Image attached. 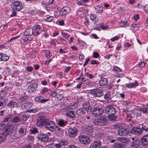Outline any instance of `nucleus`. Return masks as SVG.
Wrapping results in <instances>:
<instances>
[{"label": "nucleus", "instance_id": "nucleus-1", "mask_svg": "<svg viewBox=\"0 0 148 148\" xmlns=\"http://www.w3.org/2000/svg\"><path fill=\"white\" fill-rule=\"evenodd\" d=\"M93 124L99 126L104 125L108 123V119L107 116L104 115L101 116L98 119L95 120Z\"/></svg>", "mask_w": 148, "mask_h": 148}, {"label": "nucleus", "instance_id": "nucleus-2", "mask_svg": "<svg viewBox=\"0 0 148 148\" xmlns=\"http://www.w3.org/2000/svg\"><path fill=\"white\" fill-rule=\"evenodd\" d=\"M23 7L22 2L18 1L14 2L11 5V8L14 10L19 11L21 10Z\"/></svg>", "mask_w": 148, "mask_h": 148}, {"label": "nucleus", "instance_id": "nucleus-3", "mask_svg": "<svg viewBox=\"0 0 148 148\" xmlns=\"http://www.w3.org/2000/svg\"><path fill=\"white\" fill-rule=\"evenodd\" d=\"M89 93L91 95L97 97H100L103 95V92L102 90L98 88L91 90Z\"/></svg>", "mask_w": 148, "mask_h": 148}, {"label": "nucleus", "instance_id": "nucleus-4", "mask_svg": "<svg viewBox=\"0 0 148 148\" xmlns=\"http://www.w3.org/2000/svg\"><path fill=\"white\" fill-rule=\"evenodd\" d=\"M45 124V128L51 132L55 131L56 126L54 122L51 120H47L46 121Z\"/></svg>", "mask_w": 148, "mask_h": 148}, {"label": "nucleus", "instance_id": "nucleus-5", "mask_svg": "<svg viewBox=\"0 0 148 148\" xmlns=\"http://www.w3.org/2000/svg\"><path fill=\"white\" fill-rule=\"evenodd\" d=\"M105 112L107 114H115L116 113V110L112 105H108L105 108Z\"/></svg>", "mask_w": 148, "mask_h": 148}, {"label": "nucleus", "instance_id": "nucleus-6", "mask_svg": "<svg viewBox=\"0 0 148 148\" xmlns=\"http://www.w3.org/2000/svg\"><path fill=\"white\" fill-rule=\"evenodd\" d=\"M103 108L101 107H96L94 108L92 111V114L95 116H98L102 114L103 112Z\"/></svg>", "mask_w": 148, "mask_h": 148}, {"label": "nucleus", "instance_id": "nucleus-7", "mask_svg": "<svg viewBox=\"0 0 148 148\" xmlns=\"http://www.w3.org/2000/svg\"><path fill=\"white\" fill-rule=\"evenodd\" d=\"M93 130V128L91 126H84L83 128L84 133L90 136H92V134L94 133Z\"/></svg>", "mask_w": 148, "mask_h": 148}, {"label": "nucleus", "instance_id": "nucleus-8", "mask_svg": "<svg viewBox=\"0 0 148 148\" xmlns=\"http://www.w3.org/2000/svg\"><path fill=\"white\" fill-rule=\"evenodd\" d=\"M80 142L83 144H88L90 142L89 138L85 135H81L79 137Z\"/></svg>", "mask_w": 148, "mask_h": 148}, {"label": "nucleus", "instance_id": "nucleus-9", "mask_svg": "<svg viewBox=\"0 0 148 148\" xmlns=\"http://www.w3.org/2000/svg\"><path fill=\"white\" fill-rule=\"evenodd\" d=\"M68 134L70 137H74L78 134L77 130L75 127L70 128L69 129Z\"/></svg>", "mask_w": 148, "mask_h": 148}, {"label": "nucleus", "instance_id": "nucleus-10", "mask_svg": "<svg viewBox=\"0 0 148 148\" xmlns=\"http://www.w3.org/2000/svg\"><path fill=\"white\" fill-rule=\"evenodd\" d=\"M123 125V127L120 129H119L117 132V134L120 136H127L128 134H129L130 132L128 131L127 129L124 128Z\"/></svg>", "mask_w": 148, "mask_h": 148}, {"label": "nucleus", "instance_id": "nucleus-11", "mask_svg": "<svg viewBox=\"0 0 148 148\" xmlns=\"http://www.w3.org/2000/svg\"><path fill=\"white\" fill-rule=\"evenodd\" d=\"M47 120L43 116H39L37 120V125L39 127H40L43 125L44 124L45 125L46 122Z\"/></svg>", "mask_w": 148, "mask_h": 148}, {"label": "nucleus", "instance_id": "nucleus-12", "mask_svg": "<svg viewBox=\"0 0 148 148\" xmlns=\"http://www.w3.org/2000/svg\"><path fill=\"white\" fill-rule=\"evenodd\" d=\"M3 125L4 126V130L5 131L4 132L7 133V134L12 133L14 129V125L12 123Z\"/></svg>", "mask_w": 148, "mask_h": 148}, {"label": "nucleus", "instance_id": "nucleus-13", "mask_svg": "<svg viewBox=\"0 0 148 148\" xmlns=\"http://www.w3.org/2000/svg\"><path fill=\"white\" fill-rule=\"evenodd\" d=\"M70 8L68 6L64 7L60 11V14L61 16L69 14L71 12Z\"/></svg>", "mask_w": 148, "mask_h": 148}, {"label": "nucleus", "instance_id": "nucleus-14", "mask_svg": "<svg viewBox=\"0 0 148 148\" xmlns=\"http://www.w3.org/2000/svg\"><path fill=\"white\" fill-rule=\"evenodd\" d=\"M139 127H133L131 130V132L132 133H133L135 135H140L143 132V130L139 126Z\"/></svg>", "mask_w": 148, "mask_h": 148}, {"label": "nucleus", "instance_id": "nucleus-15", "mask_svg": "<svg viewBox=\"0 0 148 148\" xmlns=\"http://www.w3.org/2000/svg\"><path fill=\"white\" fill-rule=\"evenodd\" d=\"M49 99H45L42 96H37L34 99V101L35 102H38L41 103H44L49 101Z\"/></svg>", "mask_w": 148, "mask_h": 148}, {"label": "nucleus", "instance_id": "nucleus-16", "mask_svg": "<svg viewBox=\"0 0 148 148\" xmlns=\"http://www.w3.org/2000/svg\"><path fill=\"white\" fill-rule=\"evenodd\" d=\"M101 143L100 141L95 140L90 145V148H100L101 146Z\"/></svg>", "mask_w": 148, "mask_h": 148}, {"label": "nucleus", "instance_id": "nucleus-17", "mask_svg": "<svg viewBox=\"0 0 148 148\" xmlns=\"http://www.w3.org/2000/svg\"><path fill=\"white\" fill-rule=\"evenodd\" d=\"M12 116L11 115H8L4 118L3 121V125H5L7 124H10V122L12 121Z\"/></svg>", "mask_w": 148, "mask_h": 148}, {"label": "nucleus", "instance_id": "nucleus-18", "mask_svg": "<svg viewBox=\"0 0 148 148\" xmlns=\"http://www.w3.org/2000/svg\"><path fill=\"white\" fill-rule=\"evenodd\" d=\"M18 103L17 100H12L10 101L6 105V106L13 108L16 106Z\"/></svg>", "mask_w": 148, "mask_h": 148}, {"label": "nucleus", "instance_id": "nucleus-19", "mask_svg": "<svg viewBox=\"0 0 148 148\" xmlns=\"http://www.w3.org/2000/svg\"><path fill=\"white\" fill-rule=\"evenodd\" d=\"M142 144L143 146L148 145V134L145 135L141 139Z\"/></svg>", "mask_w": 148, "mask_h": 148}, {"label": "nucleus", "instance_id": "nucleus-20", "mask_svg": "<svg viewBox=\"0 0 148 148\" xmlns=\"http://www.w3.org/2000/svg\"><path fill=\"white\" fill-rule=\"evenodd\" d=\"M38 139L42 141L46 142L48 140L49 137L45 134H41L38 135Z\"/></svg>", "mask_w": 148, "mask_h": 148}, {"label": "nucleus", "instance_id": "nucleus-21", "mask_svg": "<svg viewBox=\"0 0 148 148\" xmlns=\"http://www.w3.org/2000/svg\"><path fill=\"white\" fill-rule=\"evenodd\" d=\"M68 142L66 140H64L60 141L58 144H55V146L57 148H60L63 146L66 145L68 144Z\"/></svg>", "mask_w": 148, "mask_h": 148}, {"label": "nucleus", "instance_id": "nucleus-22", "mask_svg": "<svg viewBox=\"0 0 148 148\" xmlns=\"http://www.w3.org/2000/svg\"><path fill=\"white\" fill-rule=\"evenodd\" d=\"M141 142L139 140L136 139L133 141L132 142L131 146L134 148L138 147L140 145Z\"/></svg>", "mask_w": 148, "mask_h": 148}, {"label": "nucleus", "instance_id": "nucleus-23", "mask_svg": "<svg viewBox=\"0 0 148 148\" xmlns=\"http://www.w3.org/2000/svg\"><path fill=\"white\" fill-rule=\"evenodd\" d=\"M82 106L87 112H90L91 110V108L90 107L89 102L86 101L83 104Z\"/></svg>", "mask_w": 148, "mask_h": 148}, {"label": "nucleus", "instance_id": "nucleus-24", "mask_svg": "<svg viewBox=\"0 0 148 148\" xmlns=\"http://www.w3.org/2000/svg\"><path fill=\"white\" fill-rule=\"evenodd\" d=\"M38 87V85L36 83H33L30 85L28 87L29 92H34L36 90Z\"/></svg>", "mask_w": 148, "mask_h": 148}, {"label": "nucleus", "instance_id": "nucleus-25", "mask_svg": "<svg viewBox=\"0 0 148 148\" xmlns=\"http://www.w3.org/2000/svg\"><path fill=\"white\" fill-rule=\"evenodd\" d=\"M126 86L129 88H131L135 86H138V82L136 80L134 83H130L128 84H125Z\"/></svg>", "mask_w": 148, "mask_h": 148}, {"label": "nucleus", "instance_id": "nucleus-26", "mask_svg": "<svg viewBox=\"0 0 148 148\" xmlns=\"http://www.w3.org/2000/svg\"><path fill=\"white\" fill-rule=\"evenodd\" d=\"M18 135L15 136V138L21 137L24 135L25 133L24 132V129L23 128V127L20 128L18 130Z\"/></svg>", "mask_w": 148, "mask_h": 148}, {"label": "nucleus", "instance_id": "nucleus-27", "mask_svg": "<svg viewBox=\"0 0 148 148\" xmlns=\"http://www.w3.org/2000/svg\"><path fill=\"white\" fill-rule=\"evenodd\" d=\"M55 129L56 134L57 135L59 136L62 135L63 134V131L58 126H56V128Z\"/></svg>", "mask_w": 148, "mask_h": 148}, {"label": "nucleus", "instance_id": "nucleus-28", "mask_svg": "<svg viewBox=\"0 0 148 148\" xmlns=\"http://www.w3.org/2000/svg\"><path fill=\"white\" fill-rule=\"evenodd\" d=\"M94 8L95 9V11L98 13H101L103 12V8L99 5H96Z\"/></svg>", "mask_w": 148, "mask_h": 148}, {"label": "nucleus", "instance_id": "nucleus-29", "mask_svg": "<svg viewBox=\"0 0 148 148\" xmlns=\"http://www.w3.org/2000/svg\"><path fill=\"white\" fill-rule=\"evenodd\" d=\"M142 112V108L141 109H134L133 110V113L136 116H140L141 115Z\"/></svg>", "mask_w": 148, "mask_h": 148}, {"label": "nucleus", "instance_id": "nucleus-30", "mask_svg": "<svg viewBox=\"0 0 148 148\" xmlns=\"http://www.w3.org/2000/svg\"><path fill=\"white\" fill-rule=\"evenodd\" d=\"M33 34V29L32 28L27 29L25 32L24 35L25 36H31Z\"/></svg>", "mask_w": 148, "mask_h": 148}, {"label": "nucleus", "instance_id": "nucleus-31", "mask_svg": "<svg viewBox=\"0 0 148 148\" xmlns=\"http://www.w3.org/2000/svg\"><path fill=\"white\" fill-rule=\"evenodd\" d=\"M43 51H44L45 56L47 59H49L52 56V53L49 50L45 49Z\"/></svg>", "mask_w": 148, "mask_h": 148}, {"label": "nucleus", "instance_id": "nucleus-32", "mask_svg": "<svg viewBox=\"0 0 148 148\" xmlns=\"http://www.w3.org/2000/svg\"><path fill=\"white\" fill-rule=\"evenodd\" d=\"M67 123V121L63 119H60L58 122V125L59 126L64 127L66 125Z\"/></svg>", "mask_w": 148, "mask_h": 148}, {"label": "nucleus", "instance_id": "nucleus-33", "mask_svg": "<svg viewBox=\"0 0 148 148\" xmlns=\"http://www.w3.org/2000/svg\"><path fill=\"white\" fill-rule=\"evenodd\" d=\"M7 136V133L3 132L0 134V142L6 140V137Z\"/></svg>", "mask_w": 148, "mask_h": 148}, {"label": "nucleus", "instance_id": "nucleus-34", "mask_svg": "<svg viewBox=\"0 0 148 148\" xmlns=\"http://www.w3.org/2000/svg\"><path fill=\"white\" fill-rule=\"evenodd\" d=\"M85 113L84 110L82 108L78 109L76 111L77 115L78 116H81Z\"/></svg>", "mask_w": 148, "mask_h": 148}, {"label": "nucleus", "instance_id": "nucleus-35", "mask_svg": "<svg viewBox=\"0 0 148 148\" xmlns=\"http://www.w3.org/2000/svg\"><path fill=\"white\" fill-rule=\"evenodd\" d=\"M108 82L107 79L105 78H103L99 81V84L101 86H103L107 84Z\"/></svg>", "mask_w": 148, "mask_h": 148}, {"label": "nucleus", "instance_id": "nucleus-36", "mask_svg": "<svg viewBox=\"0 0 148 148\" xmlns=\"http://www.w3.org/2000/svg\"><path fill=\"white\" fill-rule=\"evenodd\" d=\"M66 115L67 117L72 118H74L75 116L73 111L72 110L67 111L66 113Z\"/></svg>", "mask_w": 148, "mask_h": 148}, {"label": "nucleus", "instance_id": "nucleus-37", "mask_svg": "<svg viewBox=\"0 0 148 148\" xmlns=\"http://www.w3.org/2000/svg\"><path fill=\"white\" fill-rule=\"evenodd\" d=\"M115 114H109L108 116V119L110 121H115L117 119V117Z\"/></svg>", "mask_w": 148, "mask_h": 148}, {"label": "nucleus", "instance_id": "nucleus-38", "mask_svg": "<svg viewBox=\"0 0 148 148\" xmlns=\"http://www.w3.org/2000/svg\"><path fill=\"white\" fill-rule=\"evenodd\" d=\"M2 60L1 61H6L8 60L9 58V56H8L6 54L2 53Z\"/></svg>", "mask_w": 148, "mask_h": 148}, {"label": "nucleus", "instance_id": "nucleus-39", "mask_svg": "<svg viewBox=\"0 0 148 148\" xmlns=\"http://www.w3.org/2000/svg\"><path fill=\"white\" fill-rule=\"evenodd\" d=\"M34 30H43V27L42 26L40 25H36L33 27V29Z\"/></svg>", "mask_w": 148, "mask_h": 148}, {"label": "nucleus", "instance_id": "nucleus-40", "mask_svg": "<svg viewBox=\"0 0 148 148\" xmlns=\"http://www.w3.org/2000/svg\"><path fill=\"white\" fill-rule=\"evenodd\" d=\"M21 121L20 118L18 116H14L12 119V122L16 123L19 122Z\"/></svg>", "mask_w": 148, "mask_h": 148}, {"label": "nucleus", "instance_id": "nucleus-41", "mask_svg": "<svg viewBox=\"0 0 148 148\" xmlns=\"http://www.w3.org/2000/svg\"><path fill=\"white\" fill-rule=\"evenodd\" d=\"M119 25L122 27H126L127 26V21L125 20L124 21H123V20H121V22H120Z\"/></svg>", "mask_w": 148, "mask_h": 148}, {"label": "nucleus", "instance_id": "nucleus-42", "mask_svg": "<svg viewBox=\"0 0 148 148\" xmlns=\"http://www.w3.org/2000/svg\"><path fill=\"white\" fill-rule=\"evenodd\" d=\"M114 148H123V145L121 143H116L113 145Z\"/></svg>", "mask_w": 148, "mask_h": 148}, {"label": "nucleus", "instance_id": "nucleus-43", "mask_svg": "<svg viewBox=\"0 0 148 148\" xmlns=\"http://www.w3.org/2000/svg\"><path fill=\"white\" fill-rule=\"evenodd\" d=\"M90 18L91 21H93L95 23H96L98 21V19L97 18L95 15L94 14H92L90 15Z\"/></svg>", "mask_w": 148, "mask_h": 148}, {"label": "nucleus", "instance_id": "nucleus-44", "mask_svg": "<svg viewBox=\"0 0 148 148\" xmlns=\"http://www.w3.org/2000/svg\"><path fill=\"white\" fill-rule=\"evenodd\" d=\"M123 124L121 123H116L114 125V127L115 129H120L123 127Z\"/></svg>", "mask_w": 148, "mask_h": 148}, {"label": "nucleus", "instance_id": "nucleus-45", "mask_svg": "<svg viewBox=\"0 0 148 148\" xmlns=\"http://www.w3.org/2000/svg\"><path fill=\"white\" fill-rule=\"evenodd\" d=\"M6 101V99L4 97L0 98V107L2 106L4 104V103Z\"/></svg>", "mask_w": 148, "mask_h": 148}, {"label": "nucleus", "instance_id": "nucleus-46", "mask_svg": "<svg viewBox=\"0 0 148 148\" xmlns=\"http://www.w3.org/2000/svg\"><path fill=\"white\" fill-rule=\"evenodd\" d=\"M49 89L46 87H44L41 90L40 92L41 93L42 95H44L46 92L49 91Z\"/></svg>", "mask_w": 148, "mask_h": 148}, {"label": "nucleus", "instance_id": "nucleus-47", "mask_svg": "<svg viewBox=\"0 0 148 148\" xmlns=\"http://www.w3.org/2000/svg\"><path fill=\"white\" fill-rule=\"evenodd\" d=\"M100 28L103 30L109 28V26L107 25H104L102 23L100 24Z\"/></svg>", "mask_w": 148, "mask_h": 148}, {"label": "nucleus", "instance_id": "nucleus-48", "mask_svg": "<svg viewBox=\"0 0 148 148\" xmlns=\"http://www.w3.org/2000/svg\"><path fill=\"white\" fill-rule=\"evenodd\" d=\"M112 70L113 71L115 72L116 73H119L121 71V69L119 68L116 66L113 67Z\"/></svg>", "mask_w": 148, "mask_h": 148}, {"label": "nucleus", "instance_id": "nucleus-49", "mask_svg": "<svg viewBox=\"0 0 148 148\" xmlns=\"http://www.w3.org/2000/svg\"><path fill=\"white\" fill-rule=\"evenodd\" d=\"M29 115L28 114H24L22 117V119L24 121H26L29 118Z\"/></svg>", "mask_w": 148, "mask_h": 148}, {"label": "nucleus", "instance_id": "nucleus-50", "mask_svg": "<svg viewBox=\"0 0 148 148\" xmlns=\"http://www.w3.org/2000/svg\"><path fill=\"white\" fill-rule=\"evenodd\" d=\"M32 146V143H28L20 148H31Z\"/></svg>", "mask_w": 148, "mask_h": 148}, {"label": "nucleus", "instance_id": "nucleus-51", "mask_svg": "<svg viewBox=\"0 0 148 148\" xmlns=\"http://www.w3.org/2000/svg\"><path fill=\"white\" fill-rule=\"evenodd\" d=\"M111 97V95L108 92H106L104 96V98L105 99H110Z\"/></svg>", "mask_w": 148, "mask_h": 148}, {"label": "nucleus", "instance_id": "nucleus-52", "mask_svg": "<svg viewBox=\"0 0 148 148\" xmlns=\"http://www.w3.org/2000/svg\"><path fill=\"white\" fill-rule=\"evenodd\" d=\"M38 110L37 109H30L28 110H27L26 111L27 112H29V113H35L37 111H38Z\"/></svg>", "mask_w": 148, "mask_h": 148}, {"label": "nucleus", "instance_id": "nucleus-53", "mask_svg": "<svg viewBox=\"0 0 148 148\" xmlns=\"http://www.w3.org/2000/svg\"><path fill=\"white\" fill-rule=\"evenodd\" d=\"M53 18V16H49L48 17H47L46 18V19L45 21L47 22H51V21H52Z\"/></svg>", "mask_w": 148, "mask_h": 148}, {"label": "nucleus", "instance_id": "nucleus-54", "mask_svg": "<svg viewBox=\"0 0 148 148\" xmlns=\"http://www.w3.org/2000/svg\"><path fill=\"white\" fill-rule=\"evenodd\" d=\"M90 63L92 64H99V62L95 60H93L91 61Z\"/></svg>", "mask_w": 148, "mask_h": 148}, {"label": "nucleus", "instance_id": "nucleus-55", "mask_svg": "<svg viewBox=\"0 0 148 148\" xmlns=\"http://www.w3.org/2000/svg\"><path fill=\"white\" fill-rule=\"evenodd\" d=\"M145 64L146 63L144 62H141L138 64V66L140 68H142L145 66Z\"/></svg>", "mask_w": 148, "mask_h": 148}, {"label": "nucleus", "instance_id": "nucleus-56", "mask_svg": "<svg viewBox=\"0 0 148 148\" xmlns=\"http://www.w3.org/2000/svg\"><path fill=\"white\" fill-rule=\"evenodd\" d=\"M30 131L32 134H34L38 132L37 130L35 127H32V128L30 129Z\"/></svg>", "mask_w": 148, "mask_h": 148}, {"label": "nucleus", "instance_id": "nucleus-57", "mask_svg": "<svg viewBox=\"0 0 148 148\" xmlns=\"http://www.w3.org/2000/svg\"><path fill=\"white\" fill-rule=\"evenodd\" d=\"M27 98V97L25 96L24 97H22L20 98V100L21 102H24Z\"/></svg>", "mask_w": 148, "mask_h": 148}, {"label": "nucleus", "instance_id": "nucleus-58", "mask_svg": "<svg viewBox=\"0 0 148 148\" xmlns=\"http://www.w3.org/2000/svg\"><path fill=\"white\" fill-rule=\"evenodd\" d=\"M85 75L90 79H92L93 77V76L92 75L89 73L88 72L86 73Z\"/></svg>", "mask_w": 148, "mask_h": 148}, {"label": "nucleus", "instance_id": "nucleus-59", "mask_svg": "<svg viewBox=\"0 0 148 148\" xmlns=\"http://www.w3.org/2000/svg\"><path fill=\"white\" fill-rule=\"evenodd\" d=\"M142 126L141 127V128L142 129V130H144L145 132L148 131V127H147L145 125H144V126H143V124H142Z\"/></svg>", "mask_w": 148, "mask_h": 148}, {"label": "nucleus", "instance_id": "nucleus-60", "mask_svg": "<svg viewBox=\"0 0 148 148\" xmlns=\"http://www.w3.org/2000/svg\"><path fill=\"white\" fill-rule=\"evenodd\" d=\"M27 138L28 140L32 141L34 140V137L32 136L29 135L27 136Z\"/></svg>", "mask_w": 148, "mask_h": 148}, {"label": "nucleus", "instance_id": "nucleus-61", "mask_svg": "<svg viewBox=\"0 0 148 148\" xmlns=\"http://www.w3.org/2000/svg\"><path fill=\"white\" fill-rule=\"evenodd\" d=\"M93 57L94 58H97L99 56V53L96 52H94L93 53Z\"/></svg>", "mask_w": 148, "mask_h": 148}, {"label": "nucleus", "instance_id": "nucleus-62", "mask_svg": "<svg viewBox=\"0 0 148 148\" xmlns=\"http://www.w3.org/2000/svg\"><path fill=\"white\" fill-rule=\"evenodd\" d=\"M120 37V36H116L114 37H113L112 38L110 39V40L112 41H114L115 40H117Z\"/></svg>", "mask_w": 148, "mask_h": 148}, {"label": "nucleus", "instance_id": "nucleus-63", "mask_svg": "<svg viewBox=\"0 0 148 148\" xmlns=\"http://www.w3.org/2000/svg\"><path fill=\"white\" fill-rule=\"evenodd\" d=\"M26 69L28 71L31 72L32 71L33 68L32 66H28L26 67Z\"/></svg>", "mask_w": 148, "mask_h": 148}, {"label": "nucleus", "instance_id": "nucleus-64", "mask_svg": "<svg viewBox=\"0 0 148 148\" xmlns=\"http://www.w3.org/2000/svg\"><path fill=\"white\" fill-rule=\"evenodd\" d=\"M142 110L143 113L148 114V106L145 108H142Z\"/></svg>", "mask_w": 148, "mask_h": 148}]
</instances>
